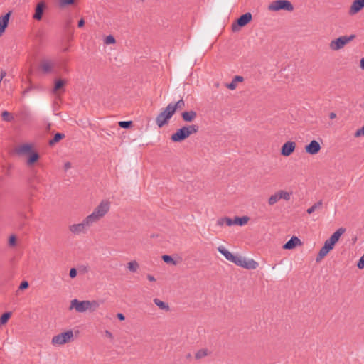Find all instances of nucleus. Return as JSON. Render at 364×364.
Instances as JSON below:
<instances>
[{
	"instance_id": "obj_43",
	"label": "nucleus",
	"mask_w": 364,
	"mask_h": 364,
	"mask_svg": "<svg viewBox=\"0 0 364 364\" xmlns=\"http://www.w3.org/2000/svg\"><path fill=\"white\" fill-rule=\"evenodd\" d=\"M225 224L228 226H231L232 225H235V219L232 220L228 217H225Z\"/></svg>"
},
{
	"instance_id": "obj_51",
	"label": "nucleus",
	"mask_w": 364,
	"mask_h": 364,
	"mask_svg": "<svg viewBox=\"0 0 364 364\" xmlns=\"http://www.w3.org/2000/svg\"><path fill=\"white\" fill-rule=\"evenodd\" d=\"M147 279H148V280H149V281H150V282H154V281H156V279L154 278V276H152V275H151V274H148V275H147Z\"/></svg>"
},
{
	"instance_id": "obj_12",
	"label": "nucleus",
	"mask_w": 364,
	"mask_h": 364,
	"mask_svg": "<svg viewBox=\"0 0 364 364\" xmlns=\"http://www.w3.org/2000/svg\"><path fill=\"white\" fill-rule=\"evenodd\" d=\"M295 148V142L287 141L282 145L281 148V154L284 156H289L294 151Z\"/></svg>"
},
{
	"instance_id": "obj_25",
	"label": "nucleus",
	"mask_w": 364,
	"mask_h": 364,
	"mask_svg": "<svg viewBox=\"0 0 364 364\" xmlns=\"http://www.w3.org/2000/svg\"><path fill=\"white\" fill-rule=\"evenodd\" d=\"M172 111L175 113L177 109H182L185 107V102L183 99L179 100L176 103L172 102L168 104Z\"/></svg>"
},
{
	"instance_id": "obj_44",
	"label": "nucleus",
	"mask_w": 364,
	"mask_h": 364,
	"mask_svg": "<svg viewBox=\"0 0 364 364\" xmlns=\"http://www.w3.org/2000/svg\"><path fill=\"white\" fill-rule=\"evenodd\" d=\"M16 243V238L14 235H11L9 240V244L11 246H14Z\"/></svg>"
},
{
	"instance_id": "obj_55",
	"label": "nucleus",
	"mask_w": 364,
	"mask_h": 364,
	"mask_svg": "<svg viewBox=\"0 0 364 364\" xmlns=\"http://www.w3.org/2000/svg\"><path fill=\"white\" fill-rule=\"evenodd\" d=\"M361 106L364 107V103Z\"/></svg>"
},
{
	"instance_id": "obj_30",
	"label": "nucleus",
	"mask_w": 364,
	"mask_h": 364,
	"mask_svg": "<svg viewBox=\"0 0 364 364\" xmlns=\"http://www.w3.org/2000/svg\"><path fill=\"white\" fill-rule=\"evenodd\" d=\"M323 205V201L320 200L317 203H314L311 207L307 209L306 212L308 214L313 213L315 210L321 208Z\"/></svg>"
},
{
	"instance_id": "obj_18",
	"label": "nucleus",
	"mask_w": 364,
	"mask_h": 364,
	"mask_svg": "<svg viewBox=\"0 0 364 364\" xmlns=\"http://www.w3.org/2000/svg\"><path fill=\"white\" fill-rule=\"evenodd\" d=\"M54 68V63L48 60H43L40 64V68L43 73L47 74L51 73Z\"/></svg>"
},
{
	"instance_id": "obj_29",
	"label": "nucleus",
	"mask_w": 364,
	"mask_h": 364,
	"mask_svg": "<svg viewBox=\"0 0 364 364\" xmlns=\"http://www.w3.org/2000/svg\"><path fill=\"white\" fill-rule=\"evenodd\" d=\"M235 225H237L240 226L245 225L249 220V218L247 216L243 217H235Z\"/></svg>"
},
{
	"instance_id": "obj_42",
	"label": "nucleus",
	"mask_w": 364,
	"mask_h": 364,
	"mask_svg": "<svg viewBox=\"0 0 364 364\" xmlns=\"http://www.w3.org/2000/svg\"><path fill=\"white\" fill-rule=\"evenodd\" d=\"M360 136H364V125L355 133V136L358 137Z\"/></svg>"
},
{
	"instance_id": "obj_54",
	"label": "nucleus",
	"mask_w": 364,
	"mask_h": 364,
	"mask_svg": "<svg viewBox=\"0 0 364 364\" xmlns=\"http://www.w3.org/2000/svg\"><path fill=\"white\" fill-rule=\"evenodd\" d=\"M6 75V73L2 71L1 73H0V77H1V81L2 80L3 77L5 76Z\"/></svg>"
},
{
	"instance_id": "obj_53",
	"label": "nucleus",
	"mask_w": 364,
	"mask_h": 364,
	"mask_svg": "<svg viewBox=\"0 0 364 364\" xmlns=\"http://www.w3.org/2000/svg\"><path fill=\"white\" fill-rule=\"evenodd\" d=\"M336 113H334V112H331V113H330V114H329V118H330L331 119H334V118H336Z\"/></svg>"
},
{
	"instance_id": "obj_19",
	"label": "nucleus",
	"mask_w": 364,
	"mask_h": 364,
	"mask_svg": "<svg viewBox=\"0 0 364 364\" xmlns=\"http://www.w3.org/2000/svg\"><path fill=\"white\" fill-rule=\"evenodd\" d=\"M258 263L252 259H247L243 257L241 267L247 269H255L258 267Z\"/></svg>"
},
{
	"instance_id": "obj_36",
	"label": "nucleus",
	"mask_w": 364,
	"mask_h": 364,
	"mask_svg": "<svg viewBox=\"0 0 364 364\" xmlns=\"http://www.w3.org/2000/svg\"><path fill=\"white\" fill-rule=\"evenodd\" d=\"M162 259L164 262H166L167 264H176V262H175L174 259L172 258V257L170 255H163Z\"/></svg>"
},
{
	"instance_id": "obj_49",
	"label": "nucleus",
	"mask_w": 364,
	"mask_h": 364,
	"mask_svg": "<svg viewBox=\"0 0 364 364\" xmlns=\"http://www.w3.org/2000/svg\"><path fill=\"white\" fill-rule=\"evenodd\" d=\"M70 168H71V164L70 162L68 161V162L65 163V164H64V169L65 171H68Z\"/></svg>"
},
{
	"instance_id": "obj_16",
	"label": "nucleus",
	"mask_w": 364,
	"mask_h": 364,
	"mask_svg": "<svg viewBox=\"0 0 364 364\" xmlns=\"http://www.w3.org/2000/svg\"><path fill=\"white\" fill-rule=\"evenodd\" d=\"M364 8V0H354L349 9V14L354 15Z\"/></svg>"
},
{
	"instance_id": "obj_15",
	"label": "nucleus",
	"mask_w": 364,
	"mask_h": 364,
	"mask_svg": "<svg viewBox=\"0 0 364 364\" xmlns=\"http://www.w3.org/2000/svg\"><path fill=\"white\" fill-rule=\"evenodd\" d=\"M66 83V80L63 79H56L55 80L54 87L52 90V93L58 95L65 92L64 86Z\"/></svg>"
},
{
	"instance_id": "obj_46",
	"label": "nucleus",
	"mask_w": 364,
	"mask_h": 364,
	"mask_svg": "<svg viewBox=\"0 0 364 364\" xmlns=\"http://www.w3.org/2000/svg\"><path fill=\"white\" fill-rule=\"evenodd\" d=\"M225 223V217L220 218L217 220V225L223 226Z\"/></svg>"
},
{
	"instance_id": "obj_5",
	"label": "nucleus",
	"mask_w": 364,
	"mask_h": 364,
	"mask_svg": "<svg viewBox=\"0 0 364 364\" xmlns=\"http://www.w3.org/2000/svg\"><path fill=\"white\" fill-rule=\"evenodd\" d=\"M268 10L271 11L280 10L292 11H294V6L289 0H277L269 4Z\"/></svg>"
},
{
	"instance_id": "obj_24",
	"label": "nucleus",
	"mask_w": 364,
	"mask_h": 364,
	"mask_svg": "<svg viewBox=\"0 0 364 364\" xmlns=\"http://www.w3.org/2000/svg\"><path fill=\"white\" fill-rule=\"evenodd\" d=\"M244 78L242 76L236 75L234 77L231 82L226 84V87L228 89L233 90L236 88L237 83L242 82Z\"/></svg>"
},
{
	"instance_id": "obj_17",
	"label": "nucleus",
	"mask_w": 364,
	"mask_h": 364,
	"mask_svg": "<svg viewBox=\"0 0 364 364\" xmlns=\"http://www.w3.org/2000/svg\"><path fill=\"white\" fill-rule=\"evenodd\" d=\"M11 11L0 17V36H2L9 25Z\"/></svg>"
},
{
	"instance_id": "obj_4",
	"label": "nucleus",
	"mask_w": 364,
	"mask_h": 364,
	"mask_svg": "<svg viewBox=\"0 0 364 364\" xmlns=\"http://www.w3.org/2000/svg\"><path fill=\"white\" fill-rule=\"evenodd\" d=\"M110 203L107 200H102L95 208L93 212L87 216V220L90 221L92 224L97 222L102 218L109 210Z\"/></svg>"
},
{
	"instance_id": "obj_40",
	"label": "nucleus",
	"mask_w": 364,
	"mask_h": 364,
	"mask_svg": "<svg viewBox=\"0 0 364 364\" xmlns=\"http://www.w3.org/2000/svg\"><path fill=\"white\" fill-rule=\"evenodd\" d=\"M357 267L360 269H364V255H362L360 257V258L359 259V260H358V262L357 263Z\"/></svg>"
},
{
	"instance_id": "obj_34",
	"label": "nucleus",
	"mask_w": 364,
	"mask_h": 364,
	"mask_svg": "<svg viewBox=\"0 0 364 364\" xmlns=\"http://www.w3.org/2000/svg\"><path fill=\"white\" fill-rule=\"evenodd\" d=\"M2 119L5 122H11L14 120V117L8 111H4L1 113Z\"/></svg>"
},
{
	"instance_id": "obj_14",
	"label": "nucleus",
	"mask_w": 364,
	"mask_h": 364,
	"mask_svg": "<svg viewBox=\"0 0 364 364\" xmlns=\"http://www.w3.org/2000/svg\"><path fill=\"white\" fill-rule=\"evenodd\" d=\"M46 7V4L43 1H41L39 3H38L35 9V13L33 16V18L37 21L41 20Z\"/></svg>"
},
{
	"instance_id": "obj_32",
	"label": "nucleus",
	"mask_w": 364,
	"mask_h": 364,
	"mask_svg": "<svg viewBox=\"0 0 364 364\" xmlns=\"http://www.w3.org/2000/svg\"><path fill=\"white\" fill-rule=\"evenodd\" d=\"M11 316V312H5L0 317V324H6Z\"/></svg>"
},
{
	"instance_id": "obj_48",
	"label": "nucleus",
	"mask_w": 364,
	"mask_h": 364,
	"mask_svg": "<svg viewBox=\"0 0 364 364\" xmlns=\"http://www.w3.org/2000/svg\"><path fill=\"white\" fill-rule=\"evenodd\" d=\"M117 317L120 321H124L125 319L124 315L123 314H122V313H118L117 314Z\"/></svg>"
},
{
	"instance_id": "obj_39",
	"label": "nucleus",
	"mask_w": 364,
	"mask_h": 364,
	"mask_svg": "<svg viewBox=\"0 0 364 364\" xmlns=\"http://www.w3.org/2000/svg\"><path fill=\"white\" fill-rule=\"evenodd\" d=\"M115 42H116L115 38L112 35L107 36L105 40V43L107 44V45L114 44V43H115Z\"/></svg>"
},
{
	"instance_id": "obj_6",
	"label": "nucleus",
	"mask_w": 364,
	"mask_h": 364,
	"mask_svg": "<svg viewBox=\"0 0 364 364\" xmlns=\"http://www.w3.org/2000/svg\"><path fill=\"white\" fill-rule=\"evenodd\" d=\"M174 114L171 107L168 105L167 107L164 109L156 117V124L159 128H161L165 124H168V120Z\"/></svg>"
},
{
	"instance_id": "obj_1",
	"label": "nucleus",
	"mask_w": 364,
	"mask_h": 364,
	"mask_svg": "<svg viewBox=\"0 0 364 364\" xmlns=\"http://www.w3.org/2000/svg\"><path fill=\"white\" fill-rule=\"evenodd\" d=\"M346 229L344 228H338L329 239L326 240L324 242V245L320 250L316 261H319L323 259L327 254L333 248L336 243L338 241L341 236L345 232Z\"/></svg>"
},
{
	"instance_id": "obj_2",
	"label": "nucleus",
	"mask_w": 364,
	"mask_h": 364,
	"mask_svg": "<svg viewBox=\"0 0 364 364\" xmlns=\"http://www.w3.org/2000/svg\"><path fill=\"white\" fill-rule=\"evenodd\" d=\"M198 129L199 127L197 124L183 126L171 136V140L173 142H181L192 134L197 133Z\"/></svg>"
},
{
	"instance_id": "obj_45",
	"label": "nucleus",
	"mask_w": 364,
	"mask_h": 364,
	"mask_svg": "<svg viewBox=\"0 0 364 364\" xmlns=\"http://www.w3.org/2000/svg\"><path fill=\"white\" fill-rule=\"evenodd\" d=\"M69 275L71 278H75L77 276V270L75 268H71L69 272Z\"/></svg>"
},
{
	"instance_id": "obj_47",
	"label": "nucleus",
	"mask_w": 364,
	"mask_h": 364,
	"mask_svg": "<svg viewBox=\"0 0 364 364\" xmlns=\"http://www.w3.org/2000/svg\"><path fill=\"white\" fill-rule=\"evenodd\" d=\"M85 25V21L83 18H81L80 20H79L78 23H77V26L78 28H82Z\"/></svg>"
},
{
	"instance_id": "obj_41",
	"label": "nucleus",
	"mask_w": 364,
	"mask_h": 364,
	"mask_svg": "<svg viewBox=\"0 0 364 364\" xmlns=\"http://www.w3.org/2000/svg\"><path fill=\"white\" fill-rule=\"evenodd\" d=\"M29 286V284L27 281H23L20 285H19V287L18 289L20 290H24V289H26Z\"/></svg>"
},
{
	"instance_id": "obj_21",
	"label": "nucleus",
	"mask_w": 364,
	"mask_h": 364,
	"mask_svg": "<svg viewBox=\"0 0 364 364\" xmlns=\"http://www.w3.org/2000/svg\"><path fill=\"white\" fill-rule=\"evenodd\" d=\"M300 244V240L297 237L294 236L284 245L283 248L285 250H291Z\"/></svg>"
},
{
	"instance_id": "obj_7",
	"label": "nucleus",
	"mask_w": 364,
	"mask_h": 364,
	"mask_svg": "<svg viewBox=\"0 0 364 364\" xmlns=\"http://www.w3.org/2000/svg\"><path fill=\"white\" fill-rule=\"evenodd\" d=\"M355 38V35L352 34L349 36H342L339 38L333 40L330 43V48L332 50H338L341 48H343L347 43H348L350 41H353Z\"/></svg>"
},
{
	"instance_id": "obj_27",
	"label": "nucleus",
	"mask_w": 364,
	"mask_h": 364,
	"mask_svg": "<svg viewBox=\"0 0 364 364\" xmlns=\"http://www.w3.org/2000/svg\"><path fill=\"white\" fill-rule=\"evenodd\" d=\"M65 138V134L63 133L58 132L55 134L53 138L48 141V144L50 146H54L56 143L59 142L61 139Z\"/></svg>"
},
{
	"instance_id": "obj_11",
	"label": "nucleus",
	"mask_w": 364,
	"mask_h": 364,
	"mask_svg": "<svg viewBox=\"0 0 364 364\" xmlns=\"http://www.w3.org/2000/svg\"><path fill=\"white\" fill-rule=\"evenodd\" d=\"M92 223L90 221L87 220V217L82 220V223L78 224H74L69 227L70 231L75 234L79 235L82 232H85L87 228L92 225Z\"/></svg>"
},
{
	"instance_id": "obj_50",
	"label": "nucleus",
	"mask_w": 364,
	"mask_h": 364,
	"mask_svg": "<svg viewBox=\"0 0 364 364\" xmlns=\"http://www.w3.org/2000/svg\"><path fill=\"white\" fill-rule=\"evenodd\" d=\"M105 335H106V336H107L108 338H109L111 339L113 338L112 333L110 331H107V330L105 331Z\"/></svg>"
},
{
	"instance_id": "obj_26",
	"label": "nucleus",
	"mask_w": 364,
	"mask_h": 364,
	"mask_svg": "<svg viewBox=\"0 0 364 364\" xmlns=\"http://www.w3.org/2000/svg\"><path fill=\"white\" fill-rule=\"evenodd\" d=\"M29 154L28 159L27 160V165L31 166L34 163H36L39 159V154L37 152H34L31 151V152Z\"/></svg>"
},
{
	"instance_id": "obj_37",
	"label": "nucleus",
	"mask_w": 364,
	"mask_h": 364,
	"mask_svg": "<svg viewBox=\"0 0 364 364\" xmlns=\"http://www.w3.org/2000/svg\"><path fill=\"white\" fill-rule=\"evenodd\" d=\"M242 259H243V257H242V256L235 255L234 259H232V262H233L234 264H235L236 265H237L239 267H241L242 262Z\"/></svg>"
},
{
	"instance_id": "obj_38",
	"label": "nucleus",
	"mask_w": 364,
	"mask_h": 364,
	"mask_svg": "<svg viewBox=\"0 0 364 364\" xmlns=\"http://www.w3.org/2000/svg\"><path fill=\"white\" fill-rule=\"evenodd\" d=\"M75 3V0H59V4L61 7H64L68 5H71Z\"/></svg>"
},
{
	"instance_id": "obj_8",
	"label": "nucleus",
	"mask_w": 364,
	"mask_h": 364,
	"mask_svg": "<svg viewBox=\"0 0 364 364\" xmlns=\"http://www.w3.org/2000/svg\"><path fill=\"white\" fill-rule=\"evenodd\" d=\"M252 19V15L250 12H247L241 15L235 22L232 24V30L233 32L240 31L242 27L247 25Z\"/></svg>"
},
{
	"instance_id": "obj_13",
	"label": "nucleus",
	"mask_w": 364,
	"mask_h": 364,
	"mask_svg": "<svg viewBox=\"0 0 364 364\" xmlns=\"http://www.w3.org/2000/svg\"><path fill=\"white\" fill-rule=\"evenodd\" d=\"M321 146L319 143L316 140H312L309 144L306 145L305 151L306 153L315 155L321 150Z\"/></svg>"
},
{
	"instance_id": "obj_28",
	"label": "nucleus",
	"mask_w": 364,
	"mask_h": 364,
	"mask_svg": "<svg viewBox=\"0 0 364 364\" xmlns=\"http://www.w3.org/2000/svg\"><path fill=\"white\" fill-rule=\"evenodd\" d=\"M154 303L161 310H164L166 311H168L170 310L168 304L161 301L159 299H154Z\"/></svg>"
},
{
	"instance_id": "obj_52",
	"label": "nucleus",
	"mask_w": 364,
	"mask_h": 364,
	"mask_svg": "<svg viewBox=\"0 0 364 364\" xmlns=\"http://www.w3.org/2000/svg\"><path fill=\"white\" fill-rule=\"evenodd\" d=\"M360 66L361 69L364 70V58H361L360 62Z\"/></svg>"
},
{
	"instance_id": "obj_31",
	"label": "nucleus",
	"mask_w": 364,
	"mask_h": 364,
	"mask_svg": "<svg viewBox=\"0 0 364 364\" xmlns=\"http://www.w3.org/2000/svg\"><path fill=\"white\" fill-rule=\"evenodd\" d=\"M127 267L132 272H136L139 268V264L136 260H133L127 264Z\"/></svg>"
},
{
	"instance_id": "obj_22",
	"label": "nucleus",
	"mask_w": 364,
	"mask_h": 364,
	"mask_svg": "<svg viewBox=\"0 0 364 364\" xmlns=\"http://www.w3.org/2000/svg\"><path fill=\"white\" fill-rule=\"evenodd\" d=\"M197 116L196 112L193 110L183 112L181 114V117L184 122H192Z\"/></svg>"
},
{
	"instance_id": "obj_9",
	"label": "nucleus",
	"mask_w": 364,
	"mask_h": 364,
	"mask_svg": "<svg viewBox=\"0 0 364 364\" xmlns=\"http://www.w3.org/2000/svg\"><path fill=\"white\" fill-rule=\"evenodd\" d=\"M73 337V332L72 330H68L65 332L59 333L52 338V344L61 346L68 343Z\"/></svg>"
},
{
	"instance_id": "obj_20",
	"label": "nucleus",
	"mask_w": 364,
	"mask_h": 364,
	"mask_svg": "<svg viewBox=\"0 0 364 364\" xmlns=\"http://www.w3.org/2000/svg\"><path fill=\"white\" fill-rule=\"evenodd\" d=\"M32 151V146L31 144H24L16 148L15 151L18 155L28 154Z\"/></svg>"
},
{
	"instance_id": "obj_33",
	"label": "nucleus",
	"mask_w": 364,
	"mask_h": 364,
	"mask_svg": "<svg viewBox=\"0 0 364 364\" xmlns=\"http://www.w3.org/2000/svg\"><path fill=\"white\" fill-rule=\"evenodd\" d=\"M208 355V351L207 349H200L198 350L195 354L196 359H201Z\"/></svg>"
},
{
	"instance_id": "obj_10",
	"label": "nucleus",
	"mask_w": 364,
	"mask_h": 364,
	"mask_svg": "<svg viewBox=\"0 0 364 364\" xmlns=\"http://www.w3.org/2000/svg\"><path fill=\"white\" fill-rule=\"evenodd\" d=\"M291 198V193L287 191L281 190L272 195L268 199V204L273 205L277 203L280 199L285 200H289Z\"/></svg>"
},
{
	"instance_id": "obj_3",
	"label": "nucleus",
	"mask_w": 364,
	"mask_h": 364,
	"mask_svg": "<svg viewBox=\"0 0 364 364\" xmlns=\"http://www.w3.org/2000/svg\"><path fill=\"white\" fill-rule=\"evenodd\" d=\"M99 307V304L96 301L83 300L79 301L76 299L71 301L70 309H75L79 313L85 312L87 310L95 311Z\"/></svg>"
},
{
	"instance_id": "obj_35",
	"label": "nucleus",
	"mask_w": 364,
	"mask_h": 364,
	"mask_svg": "<svg viewBox=\"0 0 364 364\" xmlns=\"http://www.w3.org/2000/svg\"><path fill=\"white\" fill-rule=\"evenodd\" d=\"M119 126L123 129H129L132 125V121H120L119 122Z\"/></svg>"
},
{
	"instance_id": "obj_23",
	"label": "nucleus",
	"mask_w": 364,
	"mask_h": 364,
	"mask_svg": "<svg viewBox=\"0 0 364 364\" xmlns=\"http://www.w3.org/2000/svg\"><path fill=\"white\" fill-rule=\"evenodd\" d=\"M218 251L221 253L227 260L232 262V259H234V255L232 254L230 251H228L225 247L219 246L218 247Z\"/></svg>"
}]
</instances>
